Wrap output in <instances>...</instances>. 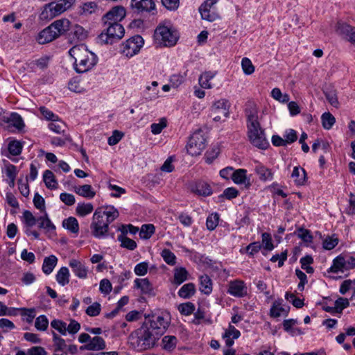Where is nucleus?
Here are the masks:
<instances>
[{
  "mask_svg": "<svg viewBox=\"0 0 355 355\" xmlns=\"http://www.w3.org/2000/svg\"><path fill=\"white\" fill-rule=\"evenodd\" d=\"M168 324L169 318L167 315H153L146 320L136 331L135 347L140 351L153 347Z\"/></svg>",
  "mask_w": 355,
  "mask_h": 355,
  "instance_id": "1",
  "label": "nucleus"
},
{
  "mask_svg": "<svg viewBox=\"0 0 355 355\" xmlns=\"http://www.w3.org/2000/svg\"><path fill=\"white\" fill-rule=\"evenodd\" d=\"M69 53L74 60V69L79 73L89 71L98 62L97 56L89 51L84 44L73 46Z\"/></svg>",
  "mask_w": 355,
  "mask_h": 355,
  "instance_id": "2",
  "label": "nucleus"
},
{
  "mask_svg": "<svg viewBox=\"0 0 355 355\" xmlns=\"http://www.w3.org/2000/svg\"><path fill=\"white\" fill-rule=\"evenodd\" d=\"M245 114L247 117L248 137L250 142L256 147L266 149L268 146V142L258 121V113L257 110L254 109H248L246 110Z\"/></svg>",
  "mask_w": 355,
  "mask_h": 355,
  "instance_id": "3",
  "label": "nucleus"
},
{
  "mask_svg": "<svg viewBox=\"0 0 355 355\" xmlns=\"http://www.w3.org/2000/svg\"><path fill=\"white\" fill-rule=\"evenodd\" d=\"M71 24V21L66 18L55 20L39 33L38 42L46 44L52 42L61 35H68Z\"/></svg>",
  "mask_w": 355,
  "mask_h": 355,
  "instance_id": "4",
  "label": "nucleus"
},
{
  "mask_svg": "<svg viewBox=\"0 0 355 355\" xmlns=\"http://www.w3.org/2000/svg\"><path fill=\"white\" fill-rule=\"evenodd\" d=\"M154 38L160 45L171 47L176 44L179 34L169 21H166L156 28Z\"/></svg>",
  "mask_w": 355,
  "mask_h": 355,
  "instance_id": "5",
  "label": "nucleus"
},
{
  "mask_svg": "<svg viewBox=\"0 0 355 355\" xmlns=\"http://www.w3.org/2000/svg\"><path fill=\"white\" fill-rule=\"evenodd\" d=\"M105 28L99 35V40L105 44H113L121 40L125 34L123 26L119 23H103Z\"/></svg>",
  "mask_w": 355,
  "mask_h": 355,
  "instance_id": "6",
  "label": "nucleus"
},
{
  "mask_svg": "<svg viewBox=\"0 0 355 355\" xmlns=\"http://www.w3.org/2000/svg\"><path fill=\"white\" fill-rule=\"evenodd\" d=\"M75 0H58L46 5L40 14V19L49 20L69 8Z\"/></svg>",
  "mask_w": 355,
  "mask_h": 355,
  "instance_id": "7",
  "label": "nucleus"
},
{
  "mask_svg": "<svg viewBox=\"0 0 355 355\" xmlns=\"http://www.w3.org/2000/svg\"><path fill=\"white\" fill-rule=\"evenodd\" d=\"M207 139L203 130L199 129L195 131L190 137L187 146V152L192 156L201 154L205 148Z\"/></svg>",
  "mask_w": 355,
  "mask_h": 355,
  "instance_id": "8",
  "label": "nucleus"
},
{
  "mask_svg": "<svg viewBox=\"0 0 355 355\" xmlns=\"http://www.w3.org/2000/svg\"><path fill=\"white\" fill-rule=\"evenodd\" d=\"M144 44V40L141 36L134 35L121 44L120 52L127 58H132L140 51Z\"/></svg>",
  "mask_w": 355,
  "mask_h": 355,
  "instance_id": "9",
  "label": "nucleus"
},
{
  "mask_svg": "<svg viewBox=\"0 0 355 355\" xmlns=\"http://www.w3.org/2000/svg\"><path fill=\"white\" fill-rule=\"evenodd\" d=\"M90 229L92 234L95 238L103 239L107 236L109 226L105 222L100 209H97L93 214Z\"/></svg>",
  "mask_w": 355,
  "mask_h": 355,
  "instance_id": "10",
  "label": "nucleus"
},
{
  "mask_svg": "<svg viewBox=\"0 0 355 355\" xmlns=\"http://www.w3.org/2000/svg\"><path fill=\"white\" fill-rule=\"evenodd\" d=\"M230 103L225 98H221L213 103L210 108V116L214 121H220L229 116Z\"/></svg>",
  "mask_w": 355,
  "mask_h": 355,
  "instance_id": "11",
  "label": "nucleus"
},
{
  "mask_svg": "<svg viewBox=\"0 0 355 355\" xmlns=\"http://www.w3.org/2000/svg\"><path fill=\"white\" fill-rule=\"evenodd\" d=\"M354 268H355V257L349 255H339L334 259L333 263L328 271L338 273L339 272H344Z\"/></svg>",
  "mask_w": 355,
  "mask_h": 355,
  "instance_id": "12",
  "label": "nucleus"
},
{
  "mask_svg": "<svg viewBox=\"0 0 355 355\" xmlns=\"http://www.w3.org/2000/svg\"><path fill=\"white\" fill-rule=\"evenodd\" d=\"M227 293L230 295L242 298L248 295L246 284L240 279H234L228 283Z\"/></svg>",
  "mask_w": 355,
  "mask_h": 355,
  "instance_id": "13",
  "label": "nucleus"
},
{
  "mask_svg": "<svg viewBox=\"0 0 355 355\" xmlns=\"http://www.w3.org/2000/svg\"><path fill=\"white\" fill-rule=\"evenodd\" d=\"M217 1L218 0H207L200 6L199 12L202 19L214 21L219 18L218 15L212 10Z\"/></svg>",
  "mask_w": 355,
  "mask_h": 355,
  "instance_id": "14",
  "label": "nucleus"
},
{
  "mask_svg": "<svg viewBox=\"0 0 355 355\" xmlns=\"http://www.w3.org/2000/svg\"><path fill=\"white\" fill-rule=\"evenodd\" d=\"M125 9L123 6H114L110 10H109L105 15H103V17H102V21L103 23H119L123 19L125 18Z\"/></svg>",
  "mask_w": 355,
  "mask_h": 355,
  "instance_id": "15",
  "label": "nucleus"
},
{
  "mask_svg": "<svg viewBox=\"0 0 355 355\" xmlns=\"http://www.w3.org/2000/svg\"><path fill=\"white\" fill-rule=\"evenodd\" d=\"M87 36V31L80 25L71 24L67 37L71 42L84 40Z\"/></svg>",
  "mask_w": 355,
  "mask_h": 355,
  "instance_id": "16",
  "label": "nucleus"
},
{
  "mask_svg": "<svg viewBox=\"0 0 355 355\" xmlns=\"http://www.w3.org/2000/svg\"><path fill=\"white\" fill-rule=\"evenodd\" d=\"M74 275L80 279H86L88 274V268L79 260L72 259L69 262Z\"/></svg>",
  "mask_w": 355,
  "mask_h": 355,
  "instance_id": "17",
  "label": "nucleus"
},
{
  "mask_svg": "<svg viewBox=\"0 0 355 355\" xmlns=\"http://www.w3.org/2000/svg\"><path fill=\"white\" fill-rule=\"evenodd\" d=\"M105 347L106 343L103 338L100 336H95L92 338H91L88 343L82 345L80 349L82 351H99L105 349Z\"/></svg>",
  "mask_w": 355,
  "mask_h": 355,
  "instance_id": "18",
  "label": "nucleus"
},
{
  "mask_svg": "<svg viewBox=\"0 0 355 355\" xmlns=\"http://www.w3.org/2000/svg\"><path fill=\"white\" fill-rule=\"evenodd\" d=\"M131 6L137 12H151L155 10L154 0H132Z\"/></svg>",
  "mask_w": 355,
  "mask_h": 355,
  "instance_id": "19",
  "label": "nucleus"
},
{
  "mask_svg": "<svg viewBox=\"0 0 355 355\" xmlns=\"http://www.w3.org/2000/svg\"><path fill=\"white\" fill-rule=\"evenodd\" d=\"M232 180L236 184H243L245 188L251 186L250 179L247 176V170L244 168L234 171Z\"/></svg>",
  "mask_w": 355,
  "mask_h": 355,
  "instance_id": "20",
  "label": "nucleus"
},
{
  "mask_svg": "<svg viewBox=\"0 0 355 355\" xmlns=\"http://www.w3.org/2000/svg\"><path fill=\"white\" fill-rule=\"evenodd\" d=\"M283 300L279 299L275 300L270 309V315L272 318H278L282 315H287L289 310L288 306H284L282 304Z\"/></svg>",
  "mask_w": 355,
  "mask_h": 355,
  "instance_id": "21",
  "label": "nucleus"
},
{
  "mask_svg": "<svg viewBox=\"0 0 355 355\" xmlns=\"http://www.w3.org/2000/svg\"><path fill=\"white\" fill-rule=\"evenodd\" d=\"M254 171L261 181L269 182L273 179V173L271 170L259 162H256Z\"/></svg>",
  "mask_w": 355,
  "mask_h": 355,
  "instance_id": "22",
  "label": "nucleus"
},
{
  "mask_svg": "<svg viewBox=\"0 0 355 355\" xmlns=\"http://www.w3.org/2000/svg\"><path fill=\"white\" fill-rule=\"evenodd\" d=\"M240 335V331L234 326L230 324L228 328L225 331L222 337L225 340L226 346L230 347L234 345V340L237 339Z\"/></svg>",
  "mask_w": 355,
  "mask_h": 355,
  "instance_id": "23",
  "label": "nucleus"
},
{
  "mask_svg": "<svg viewBox=\"0 0 355 355\" xmlns=\"http://www.w3.org/2000/svg\"><path fill=\"white\" fill-rule=\"evenodd\" d=\"M192 191L195 193L202 196H209L212 194L210 185L202 180L198 181L193 187Z\"/></svg>",
  "mask_w": 355,
  "mask_h": 355,
  "instance_id": "24",
  "label": "nucleus"
},
{
  "mask_svg": "<svg viewBox=\"0 0 355 355\" xmlns=\"http://www.w3.org/2000/svg\"><path fill=\"white\" fill-rule=\"evenodd\" d=\"M38 227L43 229L46 232H50L55 230V226L50 220L46 211L44 214L37 218Z\"/></svg>",
  "mask_w": 355,
  "mask_h": 355,
  "instance_id": "25",
  "label": "nucleus"
},
{
  "mask_svg": "<svg viewBox=\"0 0 355 355\" xmlns=\"http://www.w3.org/2000/svg\"><path fill=\"white\" fill-rule=\"evenodd\" d=\"M216 71H205L202 73L198 78V82L201 87L204 89H211L213 85L211 80L216 76Z\"/></svg>",
  "mask_w": 355,
  "mask_h": 355,
  "instance_id": "26",
  "label": "nucleus"
},
{
  "mask_svg": "<svg viewBox=\"0 0 355 355\" xmlns=\"http://www.w3.org/2000/svg\"><path fill=\"white\" fill-rule=\"evenodd\" d=\"M200 291L205 294L209 295L212 291V280L207 275H202L200 277Z\"/></svg>",
  "mask_w": 355,
  "mask_h": 355,
  "instance_id": "27",
  "label": "nucleus"
},
{
  "mask_svg": "<svg viewBox=\"0 0 355 355\" xmlns=\"http://www.w3.org/2000/svg\"><path fill=\"white\" fill-rule=\"evenodd\" d=\"M58 263V258L55 255L45 257L42 264V271L46 275H50Z\"/></svg>",
  "mask_w": 355,
  "mask_h": 355,
  "instance_id": "28",
  "label": "nucleus"
},
{
  "mask_svg": "<svg viewBox=\"0 0 355 355\" xmlns=\"http://www.w3.org/2000/svg\"><path fill=\"white\" fill-rule=\"evenodd\" d=\"M306 171L304 168L299 166H295L291 177L293 178L297 185H304L306 182Z\"/></svg>",
  "mask_w": 355,
  "mask_h": 355,
  "instance_id": "29",
  "label": "nucleus"
},
{
  "mask_svg": "<svg viewBox=\"0 0 355 355\" xmlns=\"http://www.w3.org/2000/svg\"><path fill=\"white\" fill-rule=\"evenodd\" d=\"M74 191L79 196L88 199L93 198L96 195V192L89 184H84L82 186L76 187Z\"/></svg>",
  "mask_w": 355,
  "mask_h": 355,
  "instance_id": "30",
  "label": "nucleus"
},
{
  "mask_svg": "<svg viewBox=\"0 0 355 355\" xmlns=\"http://www.w3.org/2000/svg\"><path fill=\"white\" fill-rule=\"evenodd\" d=\"M134 282L135 286L139 288L144 294H150L153 291V286L147 278L136 279Z\"/></svg>",
  "mask_w": 355,
  "mask_h": 355,
  "instance_id": "31",
  "label": "nucleus"
},
{
  "mask_svg": "<svg viewBox=\"0 0 355 355\" xmlns=\"http://www.w3.org/2000/svg\"><path fill=\"white\" fill-rule=\"evenodd\" d=\"M196 293V287L193 283L183 285L178 291V295L184 299H189Z\"/></svg>",
  "mask_w": 355,
  "mask_h": 355,
  "instance_id": "32",
  "label": "nucleus"
},
{
  "mask_svg": "<svg viewBox=\"0 0 355 355\" xmlns=\"http://www.w3.org/2000/svg\"><path fill=\"white\" fill-rule=\"evenodd\" d=\"M69 271L67 267H62L55 275L56 281L62 286L69 284Z\"/></svg>",
  "mask_w": 355,
  "mask_h": 355,
  "instance_id": "33",
  "label": "nucleus"
},
{
  "mask_svg": "<svg viewBox=\"0 0 355 355\" xmlns=\"http://www.w3.org/2000/svg\"><path fill=\"white\" fill-rule=\"evenodd\" d=\"M188 275L189 273L184 268L180 267L175 268L173 283L177 285H180L187 280Z\"/></svg>",
  "mask_w": 355,
  "mask_h": 355,
  "instance_id": "34",
  "label": "nucleus"
},
{
  "mask_svg": "<svg viewBox=\"0 0 355 355\" xmlns=\"http://www.w3.org/2000/svg\"><path fill=\"white\" fill-rule=\"evenodd\" d=\"M178 339L174 336H165L162 340V348L168 352H171L177 345Z\"/></svg>",
  "mask_w": 355,
  "mask_h": 355,
  "instance_id": "35",
  "label": "nucleus"
},
{
  "mask_svg": "<svg viewBox=\"0 0 355 355\" xmlns=\"http://www.w3.org/2000/svg\"><path fill=\"white\" fill-rule=\"evenodd\" d=\"M43 180L46 187L49 189H55L58 187V182L51 171L46 170L43 174Z\"/></svg>",
  "mask_w": 355,
  "mask_h": 355,
  "instance_id": "36",
  "label": "nucleus"
},
{
  "mask_svg": "<svg viewBox=\"0 0 355 355\" xmlns=\"http://www.w3.org/2000/svg\"><path fill=\"white\" fill-rule=\"evenodd\" d=\"M62 226L71 233L77 234L79 232L78 222L74 217L71 216L64 219L62 222Z\"/></svg>",
  "mask_w": 355,
  "mask_h": 355,
  "instance_id": "37",
  "label": "nucleus"
},
{
  "mask_svg": "<svg viewBox=\"0 0 355 355\" xmlns=\"http://www.w3.org/2000/svg\"><path fill=\"white\" fill-rule=\"evenodd\" d=\"M349 291L353 292L351 300L355 299V279H347L341 284L339 291L342 295H345Z\"/></svg>",
  "mask_w": 355,
  "mask_h": 355,
  "instance_id": "38",
  "label": "nucleus"
},
{
  "mask_svg": "<svg viewBox=\"0 0 355 355\" xmlns=\"http://www.w3.org/2000/svg\"><path fill=\"white\" fill-rule=\"evenodd\" d=\"M321 122L325 130H330L334 125L336 119L330 112H324L321 116Z\"/></svg>",
  "mask_w": 355,
  "mask_h": 355,
  "instance_id": "39",
  "label": "nucleus"
},
{
  "mask_svg": "<svg viewBox=\"0 0 355 355\" xmlns=\"http://www.w3.org/2000/svg\"><path fill=\"white\" fill-rule=\"evenodd\" d=\"M118 241L121 242V246L130 250H134L137 245V243L125 235H119Z\"/></svg>",
  "mask_w": 355,
  "mask_h": 355,
  "instance_id": "40",
  "label": "nucleus"
},
{
  "mask_svg": "<svg viewBox=\"0 0 355 355\" xmlns=\"http://www.w3.org/2000/svg\"><path fill=\"white\" fill-rule=\"evenodd\" d=\"M22 221L25 227H33L37 223V218L33 216L31 211L25 210L22 214Z\"/></svg>",
  "mask_w": 355,
  "mask_h": 355,
  "instance_id": "41",
  "label": "nucleus"
},
{
  "mask_svg": "<svg viewBox=\"0 0 355 355\" xmlns=\"http://www.w3.org/2000/svg\"><path fill=\"white\" fill-rule=\"evenodd\" d=\"M53 336V342L55 346V352H60L64 351V349L67 347V344L65 340L60 337L54 331L52 332Z\"/></svg>",
  "mask_w": 355,
  "mask_h": 355,
  "instance_id": "42",
  "label": "nucleus"
},
{
  "mask_svg": "<svg viewBox=\"0 0 355 355\" xmlns=\"http://www.w3.org/2000/svg\"><path fill=\"white\" fill-rule=\"evenodd\" d=\"M48 126L51 130L57 134H64L65 132V123L58 119L53 121V122H51Z\"/></svg>",
  "mask_w": 355,
  "mask_h": 355,
  "instance_id": "43",
  "label": "nucleus"
},
{
  "mask_svg": "<svg viewBox=\"0 0 355 355\" xmlns=\"http://www.w3.org/2000/svg\"><path fill=\"white\" fill-rule=\"evenodd\" d=\"M155 230V228L153 224H144L141 227L139 236L143 239H148L154 234Z\"/></svg>",
  "mask_w": 355,
  "mask_h": 355,
  "instance_id": "44",
  "label": "nucleus"
},
{
  "mask_svg": "<svg viewBox=\"0 0 355 355\" xmlns=\"http://www.w3.org/2000/svg\"><path fill=\"white\" fill-rule=\"evenodd\" d=\"M94 207L91 203H78L76 207V213L80 216H85L92 213Z\"/></svg>",
  "mask_w": 355,
  "mask_h": 355,
  "instance_id": "45",
  "label": "nucleus"
},
{
  "mask_svg": "<svg viewBox=\"0 0 355 355\" xmlns=\"http://www.w3.org/2000/svg\"><path fill=\"white\" fill-rule=\"evenodd\" d=\"M352 31L353 27L345 22L338 21L336 24V31L341 35L349 37Z\"/></svg>",
  "mask_w": 355,
  "mask_h": 355,
  "instance_id": "46",
  "label": "nucleus"
},
{
  "mask_svg": "<svg viewBox=\"0 0 355 355\" xmlns=\"http://www.w3.org/2000/svg\"><path fill=\"white\" fill-rule=\"evenodd\" d=\"M49 327V320L44 315L38 316L35 321V327L40 331H44Z\"/></svg>",
  "mask_w": 355,
  "mask_h": 355,
  "instance_id": "47",
  "label": "nucleus"
},
{
  "mask_svg": "<svg viewBox=\"0 0 355 355\" xmlns=\"http://www.w3.org/2000/svg\"><path fill=\"white\" fill-rule=\"evenodd\" d=\"M161 256L167 264L174 266L176 263V257L170 250L164 249L161 252Z\"/></svg>",
  "mask_w": 355,
  "mask_h": 355,
  "instance_id": "48",
  "label": "nucleus"
},
{
  "mask_svg": "<svg viewBox=\"0 0 355 355\" xmlns=\"http://www.w3.org/2000/svg\"><path fill=\"white\" fill-rule=\"evenodd\" d=\"M51 326L62 335L65 336L67 334V323L62 320L54 319L51 322Z\"/></svg>",
  "mask_w": 355,
  "mask_h": 355,
  "instance_id": "49",
  "label": "nucleus"
},
{
  "mask_svg": "<svg viewBox=\"0 0 355 355\" xmlns=\"http://www.w3.org/2000/svg\"><path fill=\"white\" fill-rule=\"evenodd\" d=\"M23 146L19 141H12L8 144V151L12 155H19L21 154Z\"/></svg>",
  "mask_w": 355,
  "mask_h": 355,
  "instance_id": "50",
  "label": "nucleus"
},
{
  "mask_svg": "<svg viewBox=\"0 0 355 355\" xmlns=\"http://www.w3.org/2000/svg\"><path fill=\"white\" fill-rule=\"evenodd\" d=\"M219 221V215L217 213H213L207 218L206 225L209 230H214L218 225Z\"/></svg>",
  "mask_w": 355,
  "mask_h": 355,
  "instance_id": "51",
  "label": "nucleus"
},
{
  "mask_svg": "<svg viewBox=\"0 0 355 355\" xmlns=\"http://www.w3.org/2000/svg\"><path fill=\"white\" fill-rule=\"evenodd\" d=\"M8 123H10L13 126H15L18 130L22 129L24 126L21 116L17 113H12L10 114Z\"/></svg>",
  "mask_w": 355,
  "mask_h": 355,
  "instance_id": "52",
  "label": "nucleus"
},
{
  "mask_svg": "<svg viewBox=\"0 0 355 355\" xmlns=\"http://www.w3.org/2000/svg\"><path fill=\"white\" fill-rule=\"evenodd\" d=\"M261 243L264 249L271 251L274 248L272 238L270 234L264 232L261 234Z\"/></svg>",
  "mask_w": 355,
  "mask_h": 355,
  "instance_id": "53",
  "label": "nucleus"
},
{
  "mask_svg": "<svg viewBox=\"0 0 355 355\" xmlns=\"http://www.w3.org/2000/svg\"><path fill=\"white\" fill-rule=\"evenodd\" d=\"M241 67L246 75H250L254 71V67L251 60L248 58H243L241 60Z\"/></svg>",
  "mask_w": 355,
  "mask_h": 355,
  "instance_id": "54",
  "label": "nucleus"
},
{
  "mask_svg": "<svg viewBox=\"0 0 355 355\" xmlns=\"http://www.w3.org/2000/svg\"><path fill=\"white\" fill-rule=\"evenodd\" d=\"M338 243V239L334 235L332 236H327L323 241V248L325 250H332L334 249Z\"/></svg>",
  "mask_w": 355,
  "mask_h": 355,
  "instance_id": "55",
  "label": "nucleus"
},
{
  "mask_svg": "<svg viewBox=\"0 0 355 355\" xmlns=\"http://www.w3.org/2000/svg\"><path fill=\"white\" fill-rule=\"evenodd\" d=\"M167 121L166 119L162 118L159 120V122L156 123H152L150 125L151 128V132L154 135H158L159 134L162 130L166 127Z\"/></svg>",
  "mask_w": 355,
  "mask_h": 355,
  "instance_id": "56",
  "label": "nucleus"
},
{
  "mask_svg": "<svg viewBox=\"0 0 355 355\" xmlns=\"http://www.w3.org/2000/svg\"><path fill=\"white\" fill-rule=\"evenodd\" d=\"M178 309L182 314L189 315L194 311L195 306L191 302L183 303L180 304Z\"/></svg>",
  "mask_w": 355,
  "mask_h": 355,
  "instance_id": "57",
  "label": "nucleus"
},
{
  "mask_svg": "<svg viewBox=\"0 0 355 355\" xmlns=\"http://www.w3.org/2000/svg\"><path fill=\"white\" fill-rule=\"evenodd\" d=\"M101 310V304L98 302H94L92 305L89 306L85 311L88 315L95 317L100 314Z\"/></svg>",
  "mask_w": 355,
  "mask_h": 355,
  "instance_id": "58",
  "label": "nucleus"
},
{
  "mask_svg": "<svg viewBox=\"0 0 355 355\" xmlns=\"http://www.w3.org/2000/svg\"><path fill=\"white\" fill-rule=\"evenodd\" d=\"M349 305L347 298L339 297L335 302V310L338 313H341L343 310Z\"/></svg>",
  "mask_w": 355,
  "mask_h": 355,
  "instance_id": "59",
  "label": "nucleus"
},
{
  "mask_svg": "<svg viewBox=\"0 0 355 355\" xmlns=\"http://www.w3.org/2000/svg\"><path fill=\"white\" fill-rule=\"evenodd\" d=\"M169 81L172 87L178 88L184 81V76L180 73L173 74Z\"/></svg>",
  "mask_w": 355,
  "mask_h": 355,
  "instance_id": "60",
  "label": "nucleus"
},
{
  "mask_svg": "<svg viewBox=\"0 0 355 355\" xmlns=\"http://www.w3.org/2000/svg\"><path fill=\"white\" fill-rule=\"evenodd\" d=\"M33 203L34 206L41 210L42 211H45V201L42 196H41L39 193H36L33 198Z\"/></svg>",
  "mask_w": 355,
  "mask_h": 355,
  "instance_id": "61",
  "label": "nucleus"
},
{
  "mask_svg": "<svg viewBox=\"0 0 355 355\" xmlns=\"http://www.w3.org/2000/svg\"><path fill=\"white\" fill-rule=\"evenodd\" d=\"M148 269V263L147 262H141L135 266L134 272L137 275L144 276L147 273Z\"/></svg>",
  "mask_w": 355,
  "mask_h": 355,
  "instance_id": "62",
  "label": "nucleus"
},
{
  "mask_svg": "<svg viewBox=\"0 0 355 355\" xmlns=\"http://www.w3.org/2000/svg\"><path fill=\"white\" fill-rule=\"evenodd\" d=\"M324 94L328 102L334 107H338L339 102L336 92L334 91H329L326 92Z\"/></svg>",
  "mask_w": 355,
  "mask_h": 355,
  "instance_id": "63",
  "label": "nucleus"
},
{
  "mask_svg": "<svg viewBox=\"0 0 355 355\" xmlns=\"http://www.w3.org/2000/svg\"><path fill=\"white\" fill-rule=\"evenodd\" d=\"M69 89L74 92L80 93L83 91V87L80 85L78 78H72L68 84Z\"/></svg>",
  "mask_w": 355,
  "mask_h": 355,
  "instance_id": "64",
  "label": "nucleus"
}]
</instances>
